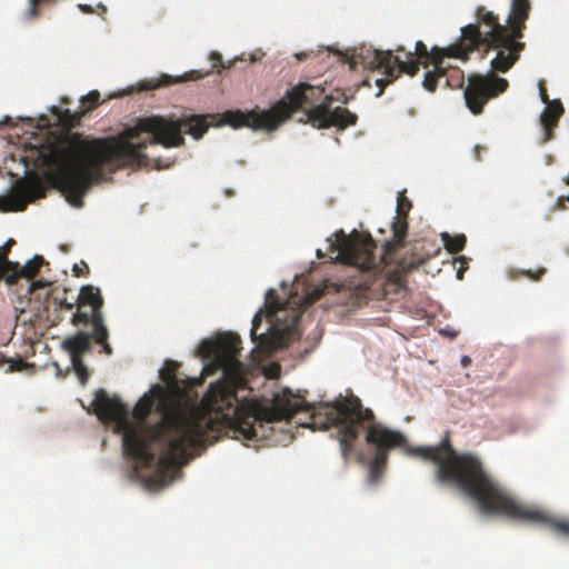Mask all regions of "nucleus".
Listing matches in <instances>:
<instances>
[{
	"label": "nucleus",
	"instance_id": "1",
	"mask_svg": "<svg viewBox=\"0 0 569 569\" xmlns=\"http://www.w3.org/2000/svg\"><path fill=\"white\" fill-rule=\"evenodd\" d=\"M198 351L207 361L203 376L222 371V378L210 385L200 408L170 397L159 385L134 406V422L127 406L106 390L99 389L92 401L101 421L116 423V431L122 435L124 453L136 469L151 467L156 462L152 446L161 447L157 471L162 481L222 437L262 439L267 437L264 423L290 420L297 412L312 409L289 389L276 395L269 406L239 400L237 390L244 388L247 381L244 366L239 360L241 339L238 335L227 332L203 340Z\"/></svg>",
	"mask_w": 569,
	"mask_h": 569
},
{
	"label": "nucleus",
	"instance_id": "2",
	"mask_svg": "<svg viewBox=\"0 0 569 569\" xmlns=\"http://www.w3.org/2000/svg\"><path fill=\"white\" fill-rule=\"evenodd\" d=\"M361 430H366V442L375 453L369 463V482L375 485L382 476L392 449H403L425 460L437 463L436 478L441 483H453L473 499L481 512L499 513L522 522L550 529L569 539V518H563L543 508L525 503L513 498L496 479L486 472L481 461L470 453H458L451 446L449 435L437 446L407 449L403 433L392 430L376 420L371 409L363 408L358 397L339 401V443L347 461Z\"/></svg>",
	"mask_w": 569,
	"mask_h": 569
},
{
	"label": "nucleus",
	"instance_id": "3",
	"mask_svg": "<svg viewBox=\"0 0 569 569\" xmlns=\"http://www.w3.org/2000/svg\"><path fill=\"white\" fill-rule=\"evenodd\" d=\"M208 116L177 118L151 116L117 136L82 139L73 132V208L83 206L89 189L126 168L148 166L144 150L160 144L176 148L184 144L183 134L200 139L209 128Z\"/></svg>",
	"mask_w": 569,
	"mask_h": 569
},
{
	"label": "nucleus",
	"instance_id": "4",
	"mask_svg": "<svg viewBox=\"0 0 569 569\" xmlns=\"http://www.w3.org/2000/svg\"><path fill=\"white\" fill-rule=\"evenodd\" d=\"M335 97L325 94V89L300 82L289 90L286 97L267 110H229L223 113L224 121L233 128L248 127L253 130H276L293 112L309 106L305 113L313 128H337L342 131L358 121V116L345 107H332Z\"/></svg>",
	"mask_w": 569,
	"mask_h": 569
},
{
	"label": "nucleus",
	"instance_id": "5",
	"mask_svg": "<svg viewBox=\"0 0 569 569\" xmlns=\"http://www.w3.org/2000/svg\"><path fill=\"white\" fill-rule=\"evenodd\" d=\"M46 264L41 256H34L23 267L18 262H6L4 281L8 286L18 284L20 279H26L29 295L27 307L21 308L17 313V321L22 325L34 327L43 320L49 319L50 310H71V303L67 301L68 290L58 287L51 288L52 283L44 280L31 281L40 268Z\"/></svg>",
	"mask_w": 569,
	"mask_h": 569
},
{
	"label": "nucleus",
	"instance_id": "6",
	"mask_svg": "<svg viewBox=\"0 0 569 569\" xmlns=\"http://www.w3.org/2000/svg\"><path fill=\"white\" fill-rule=\"evenodd\" d=\"M428 68L431 63V50L422 41L416 43L415 52L405 51L402 46L395 50H377L371 48H361L352 56L351 66L361 64L368 69H378L383 73V78L377 79L379 87L378 96L389 83H392L400 74L407 73L413 77L420 68V64Z\"/></svg>",
	"mask_w": 569,
	"mask_h": 569
},
{
	"label": "nucleus",
	"instance_id": "7",
	"mask_svg": "<svg viewBox=\"0 0 569 569\" xmlns=\"http://www.w3.org/2000/svg\"><path fill=\"white\" fill-rule=\"evenodd\" d=\"M37 166L49 187L61 192L71 204V114L66 110L63 131H49L46 141L37 150Z\"/></svg>",
	"mask_w": 569,
	"mask_h": 569
},
{
	"label": "nucleus",
	"instance_id": "8",
	"mask_svg": "<svg viewBox=\"0 0 569 569\" xmlns=\"http://www.w3.org/2000/svg\"><path fill=\"white\" fill-rule=\"evenodd\" d=\"M530 10V0H511L510 13L507 20L510 26V33L481 44V48H485L486 51H496V57L491 60V68L495 71L507 72L520 58L525 43L519 40L523 37Z\"/></svg>",
	"mask_w": 569,
	"mask_h": 569
},
{
	"label": "nucleus",
	"instance_id": "9",
	"mask_svg": "<svg viewBox=\"0 0 569 569\" xmlns=\"http://www.w3.org/2000/svg\"><path fill=\"white\" fill-rule=\"evenodd\" d=\"M89 308H80L77 305V311L73 312V326L83 323L91 327V331H78L73 335V373L77 376L79 382L86 386L91 372L82 362V356L91 351V341L94 340L101 345L103 351L111 355L112 350L108 339V330L103 325L101 311H92L90 315Z\"/></svg>",
	"mask_w": 569,
	"mask_h": 569
},
{
	"label": "nucleus",
	"instance_id": "10",
	"mask_svg": "<svg viewBox=\"0 0 569 569\" xmlns=\"http://www.w3.org/2000/svg\"><path fill=\"white\" fill-rule=\"evenodd\" d=\"M376 242L370 234L352 231L350 234L339 230L335 233V241L330 243V251L336 253V260L358 267L363 271L377 267L375 256Z\"/></svg>",
	"mask_w": 569,
	"mask_h": 569
},
{
	"label": "nucleus",
	"instance_id": "11",
	"mask_svg": "<svg viewBox=\"0 0 569 569\" xmlns=\"http://www.w3.org/2000/svg\"><path fill=\"white\" fill-rule=\"evenodd\" d=\"M508 33H510V26L501 24L497 14L480 6L476 10V22L462 27L460 38L453 44L466 51V57L469 59V54L480 50L481 44Z\"/></svg>",
	"mask_w": 569,
	"mask_h": 569
},
{
	"label": "nucleus",
	"instance_id": "12",
	"mask_svg": "<svg viewBox=\"0 0 569 569\" xmlns=\"http://www.w3.org/2000/svg\"><path fill=\"white\" fill-rule=\"evenodd\" d=\"M508 88V81L505 78L497 77L493 73L487 76L472 74L468 79V86L465 89V100L469 110L473 114H480L485 104Z\"/></svg>",
	"mask_w": 569,
	"mask_h": 569
},
{
	"label": "nucleus",
	"instance_id": "13",
	"mask_svg": "<svg viewBox=\"0 0 569 569\" xmlns=\"http://www.w3.org/2000/svg\"><path fill=\"white\" fill-rule=\"evenodd\" d=\"M445 58H456L462 61L468 60L466 57V51L461 50L459 46H455L453 43L446 48L433 47L431 49V64L433 66V69L426 72L422 82L423 88L429 92H435L438 82L442 79L445 81V86L447 87H461L463 83V74L458 69L453 70V72L458 74L457 82L455 84L450 82L449 78L447 77Z\"/></svg>",
	"mask_w": 569,
	"mask_h": 569
},
{
	"label": "nucleus",
	"instance_id": "14",
	"mask_svg": "<svg viewBox=\"0 0 569 569\" xmlns=\"http://www.w3.org/2000/svg\"><path fill=\"white\" fill-rule=\"evenodd\" d=\"M44 196L46 188L37 177L19 180L9 193L0 196V211H23L30 202Z\"/></svg>",
	"mask_w": 569,
	"mask_h": 569
},
{
	"label": "nucleus",
	"instance_id": "15",
	"mask_svg": "<svg viewBox=\"0 0 569 569\" xmlns=\"http://www.w3.org/2000/svg\"><path fill=\"white\" fill-rule=\"evenodd\" d=\"M408 217L397 214L391 224L393 239L386 241L382 248L381 261L386 264L396 262V252L405 247V240L408 232Z\"/></svg>",
	"mask_w": 569,
	"mask_h": 569
},
{
	"label": "nucleus",
	"instance_id": "16",
	"mask_svg": "<svg viewBox=\"0 0 569 569\" xmlns=\"http://www.w3.org/2000/svg\"><path fill=\"white\" fill-rule=\"evenodd\" d=\"M565 112V108L559 99L552 100L547 104L540 116V122L545 130L543 141H549L553 137V129L558 126L559 119Z\"/></svg>",
	"mask_w": 569,
	"mask_h": 569
},
{
	"label": "nucleus",
	"instance_id": "17",
	"mask_svg": "<svg viewBox=\"0 0 569 569\" xmlns=\"http://www.w3.org/2000/svg\"><path fill=\"white\" fill-rule=\"evenodd\" d=\"M77 305H80L81 309L89 308L91 313L92 311H101L103 300L99 288L90 284L83 286L78 296Z\"/></svg>",
	"mask_w": 569,
	"mask_h": 569
},
{
	"label": "nucleus",
	"instance_id": "18",
	"mask_svg": "<svg viewBox=\"0 0 569 569\" xmlns=\"http://www.w3.org/2000/svg\"><path fill=\"white\" fill-rule=\"evenodd\" d=\"M100 93L97 90L90 91L80 99L79 110L73 111V129L80 124L81 118L99 104Z\"/></svg>",
	"mask_w": 569,
	"mask_h": 569
},
{
	"label": "nucleus",
	"instance_id": "19",
	"mask_svg": "<svg viewBox=\"0 0 569 569\" xmlns=\"http://www.w3.org/2000/svg\"><path fill=\"white\" fill-rule=\"evenodd\" d=\"M209 73H211V70L207 71L204 74H202L198 71H191L189 73H186L183 77H181L180 79H177V80H173L172 77H170L168 74H162L159 80L147 81L143 84V89L152 90V89H157L161 86H167V84L180 81V80H196V79L203 78L206 74H209Z\"/></svg>",
	"mask_w": 569,
	"mask_h": 569
},
{
	"label": "nucleus",
	"instance_id": "20",
	"mask_svg": "<svg viewBox=\"0 0 569 569\" xmlns=\"http://www.w3.org/2000/svg\"><path fill=\"white\" fill-rule=\"evenodd\" d=\"M426 262V259L418 253L411 251L410 254H406L399 261H397L398 268L405 272H410Z\"/></svg>",
	"mask_w": 569,
	"mask_h": 569
},
{
	"label": "nucleus",
	"instance_id": "21",
	"mask_svg": "<svg viewBox=\"0 0 569 569\" xmlns=\"http://www.w3.org/2000/svg\"><path fill=\"white\" fill-rule=\"evenodd\" d=\"M442 240L446 249L450 253L460 252L465 248L467 242L465 234L450 236L449 233H442Z\"/></svg>",
	"mask_w": 569,
	"mask_h": 569
},
{
	"label": "nucleus",
	"instance_id": "22",
	"mask_svg": "<svg viewBox=\"0 0 569 569\" xmlns=\"http://www.w3.org/2000/svg\"><path fill=\"white\" fill-rule=\"evenodd\" d=\"M177 367L178 366L174 361L167 360L166 367L160 371V378L170 388H174L178 385V379L176 376Z\"/></svg>",
	"mask_w": 569,
	"mask_h": 569
},
{
	"label": "nucleus",
	"instance_id": "23",
	"mask_svg": "<svg viewBox=\"0 0 569 569\" xmlns=\"http://www.w3.org/2000/svg\"><path fill=\"white\" fill-rule=\"evenodd\" d=\"M267 316L273 317L279 310L284 309V302L279 301L276 290L270 289L267 292Z\"/></svg>",
	"mask_w": 569,
	"mask_h": 569
},
{
	"label": "nucleus",
	"instance_id": "24",
	"mask_svg": "<svg viewBox=\"0 0 569 569\" xmlns=\"http://www.w3.org/2000/svg\"><path fill=\"white\" fill-rule=\"evenodd\" d=\"M546 268L540 267L537 270L532 271L531 269L528 270H510L509 271V278L510 279H518L520 277H527L530 280L539 281L542 276L546 273Z\"/></svg>",
	"mask_w": 569,
	"mask_h": 569
},
{
	"label": "nucleus",
	"instance_id": "25",
	"mask_svg": "<svg viewBox=\"0 0 569 569\" xmlns=\"http://www.w3.org/2000/svg\"><path fill=\"white\" fill-rule=\"evenodd\" d=\"M264 312L263 310H260L254 315L252 319V328L250 331V336L253 342L262 343L264 340H267V336L264 333L258 335V329L262 322Z\"/></svg>",
	"mask_w": 569,
	"mask_h": 569
},
{
	"label": "nucleus",
	"instance_id": "26",
	"mask_svg": "<svg viewBox=\"0 0 569 569\" xmlns=\"http://www.w3.org/2000/svg\"><path fill=\"white\" fill-rule=\"evenodd\" d=\"M209 59L212 62V69H216L218 73H221L222 70L230 69L236 60H238V58H236L233 60L223 61L222 56L217 51L211 52Z\"/></svg>",
	"mask_w": 569,
	"mask_h": 569
},
{
	"label": "nucleus",
	"instance_id": "27",
	"mask_svg": "<svg viewBox=\"0 0 569 569\" xmlns=\"http://www.w3.org/2000/svg\"><path fill=\"white\" fill-rule=\"evenodd\" d=\"M51 0H29L28 9L24 12L27 20L36 19L39 16V6L50 2Z\"/></svg>",
	"mask_w": 569,
	"mask_h": 569
},
{
	"label": "nucleus",
	"instance_id": "28",
	"mask_svg": "<svg viewBox=\"0 0 569 569\" xmlns=\"http://www.w3.org/2000/svg\"><path fill=\"white\" fill-rule=\"evenodd\" d=\"M412 204L411 201L405 196H399L397 201V214L408 217V212L410 211Z\"/></svg>",
	"mask_w": 569,
	"mask_h": 569
},
{
	"label": "nucleus",
	"instance_id": "29",
	"mask_svg": "<svg viewBox=\"0 0 569 569\" xmlns=\"http://www.w3.org/2000/svg\"><path fill=\"white\" fill-rule=\"evenodd\" d=\"M13 243L14 240L9 239L4 246L0 247V264L3 269H6V262H11L10 260H8V254Z\"/></svg>",
	"mask_w": 569,
	"mask_h": 569
},
{
	"label": "nucleus",
	"instance_id": "30",
	"mask_svg": "<svg viewBox=\"0 0 569 569\" xmlns=\"http://www.w3.org/2000/svg\"><path fill=\"white\" fill-rule=\"evenodd\" d=\"M78 8H79L83 13H93V12H96V13H98V14H103V13H106V12H107V8H106L103 4H101V3H99V4L97 6V9H94L93 7H91V6H89V4H82V3L78 4Z\"/></svg>",
	"mask_w": 569,
	"mask_h": 569
},
{
	"label": "nucleus",
	"instance_id": "31",
	"mask_svg": "<svg viewBox=\"0 0 569 569\" xmlns=\"http://www.w3.org/2000/svg\"><path fill=\"white\" fill-rule=\"evenodd\" d=\"M89 272V267L84 261L73 263V277H87Z\"/></svg>",
	"mask_w": 569,
	"mask_h": 569
},
{
	"label": "nucleus",
	"instance_id": "32",
	"mask_svg": "<svg viewBox=\"0 0 569 569\" xmlns=\"http://www.w3.org/2000/svg\"><path fill=\"white\" fill-rule=\"evenodd\" d=\"M52 368L54 369V376L59 379H64L68 377L70 367H66V369H62L60 365L57 361L51 362Z\"/></svg>",
	"mask_w": 569,
	"mask_h": 569
},
{
	"label": "nucleus",
	"instance_id": "33",
	"mask_svg": "<svg viewBox=\"0 0 569 569\" xmlns=\"http://www.w3.org/2000/svg\"><path fill=\"white\" fill-rule=\"evenodd\" d=\"M539 96H540L541 101L546 104H548L552 101V100H549V96H548L547 88L545 86L543 80H541L539 82Z\"/></svg>",
	"mask_w": 569,
	"mask_h": 569
},
{
	"label": "nucleus",
	"instance_id": "34",
	"mask_svg": "<svg viewBox=\"0 0 569 569\" xmlns=\"http://www.w3.org/2000/svg\"><path fill=\"white\" fill-rule=\"evenodd\" d=\"M61 348L71 357V337H66L62 340Z\"/></svg>",
	"mask_w": 569,
	"mask_h": 569
},
{
	"label": "nucleus",
	"instance_id": "35",
	"mask_svg": "<svg viewBox=\"0 0 569 569\" xmlns=\"http://www.w3.org/2000/svg\"><path fill=\"white\" fill-rule=\"evenodd\" d=\"M460 363L466 368L471 363V358L469 356H462Z\"/></svg>",
	"mask_w": 569,
	"mask_h": 569
},
{
	"label": "nucleus",
	"instance_id": "36",
	"mask_svg": "<svg viewBox=\"0 0 569 569\" xmlns=\"http://www.w3.org/2000/svg\"><path fill=\"white\" fill-rule=\"evenodd\" d=\"M479 149H480V147H479V146H477V147L475 148V151H476V153H477V159H478V160H480V158H479Z\"/></svg>",
	"mask_w": 569,
	"mask_h": 569
},
{
	"label": "nucleus",
	"instance_id": "37",
	"mask_svg": "<svg viewBox=\"0 0 569 569\" xmlns=\"http://www.w3.org/2000/svg\"><path fill=\"white\" fill-rule=\"evenodd\" d=\"M462 271H463V270L461 269V270H459V271L457 272V276H458V278H459V279H461V277H462Z\"/></svg>",
	"mask_w": 569,
	"mask_h": 569
},
{
	"label": "nucleus",
	"instance_id": "38",
	"mask_svg": "<svg viewBox=\"0 0 569 569\" xmlns=\"http://www.w3.org/2000/svg\"><path fill=\"white\" fill-rule=\"evenodd\" d=\"M302 57H306V54H305V53H299V54H297V58H298L299 60H301V59H302Z\"/></svg>",
	"mask_w": 569,
	"mask_h": 569
},
{
	"label": "nucleus",
	"instance_id": "39",
	"mask_svg": "<svg viewBox=\"0 0 569 569\" xmlns=\"http://www.w3.org/2000/svg\"><path fill=\"white\" fill-rule=\"evenodd\" d=\"M61 249L63 252H68L67 246H62Z\"/></svg>",
	"mask_w": 569,
	"mask_h": 569
},
{
	"label": "nucleus",
	"instance_id": "40",
	"mask_svg": "<svg viewBox=\"0 0 569 569\" xmlns=\"http://www.w3.org/2000/svg\"><path fill=\"white\" fill-rule=\"evenodd\" d=\"M6 362L4 359H0V367Z\"/></svg>",
	"mask_w": 569,
	"mask_h": 569
},
{
	"label": "nucleus",
	"instance_id": "41",
	"mask_svg": "<svg viewBox=\"0 0 569 569\" xmlns=\"http://www.w3.org/2000/svg\"><path fill=\"white\" fill-rule=\"evenodd\" d=\"M566 182H567V184H569V172H568V177L566 179Z\"/></svg>",
	"mask_w": 569,
	"mask_h": 569
}]
</instances>
